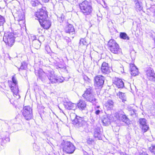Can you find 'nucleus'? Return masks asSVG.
Wrapping results in <instances>:
<instances>
[{
	"mask_svg": "<svg viewBox=\"0 0 155 155\" xmlns=\"http://www.w3.org/2000/svg\"><path fill=\"white\" fill-rule=\"evenodd\" d=\"M91 140L90 138L89 139L87 140V143L89 144H90L91 143Z\"/></svg>",
	"mask_w": 155,
	"mask_h": 155,
	"instance_id": "79ce46f5",
	"label": "nucleus"
},
{
	"mask_svg": "<svg viewBox=\"0 0 155 155\" xmlns=\"http://www.w3.org/2000/svg\"><path fill=\"white\" fill-rule=\"evenodd\" d=\"M61 147L64 152L68 154L73 153L75 149V147L72 143L64 140L61 143Z\"/></svg>",
	"mask_w": 155,
	"mask_h": 155,
	"instance_id": "7ed1b4c3",
	"label": "nucleus"
},
{
	"mask_svg": "<svg viewBox=\"0 0 155 155\" xmlns=\"http://www.w3.org/2000/svg\"><path fill=\"white\" fill-rule=\"evenodd\" d=\"M5 22V18L2 16L0 15V26H3Z\"/></svg>",
	"mask_w": 155,
	"mask_h": 155,
	"instance_id": "72a5a7b5",
	"label": "nucleus"
},
{
	"mask_svg": "<svg viewBox=\"0 0 155 155\" xmlns=\"http://www.w3.org/2000/svg\"><path fill=\"white\" fill-rule=\"evenodd\" d=\"M126 154L125 153H121V155H126Z\"/></svg>",
	"mask_w": 155,
	"mask_h": 155,
	"instance_id": "de8ad7c7",
	"label": "nucleus"
},
{
	"mask_svg": "<svg viewBox=\"0 0 155 155\" xmlns=\"http://www.w3.org/2000/svg\"><path fill=\"white\" fill-rule=\"evenodd\" d=\"M113 84L118 88H122L124 87V84L122 80L119 78L114 77L112 79Z\"/></svg>",
	"mask_w": 155,
	"mask_h": 155,
	"instance_id": "ddd939ff",
	"label": "nucleus"
},
{
	"mask_svg": "<svg viewBox=\"0 0 155 155\" xmlns=\"http://www.w3.org/2000/svg\"><path fill=\"white\" fill-rule=\"evenodd\" d=\"M79 43L80 45H86L87 44V42L84 39H81L80 40Z\"/></svg>",
	"mask_w": 155,
	"mask_h": 155,
	"instance_id": "e433bc0d",
	"label": "nucleus"
},
{
	"mask_svg": "<svg viewBox=\"0 0 155 155\" xmlns=\"http://www.w3.org/2000/svg\"><path fill=\"white\" fill-rule=\"evenodd\" d=\"M117 95L123 102L126 101V96L125 93L119 92L117 93Z\"/></svg>",
	"mask_w": 155,
	"mask_h": 155,
	"instance_id": "a878e982",
	"label": "nucleus"
},
{
	"mask_svg": "<svg viewBox=\"0 0 155 155\" xmlns=\"http://www.w3.org/2000/svg\"><path fill=\"white\" fill-rule=\"evenodd\" d=\"M0 139H1V142L2 145L9 141L10 139L8 134L6 132L2 133L0 136Z\"/></svg>",
	"mask_w": 155,
	"mask_h": 155,
	"instance_id": "dca6fc26",
	"label": "nucleus"
},
{
	"mask_svg": "<svg viewBox=\"0 0 155 155\" xmlns=\"http://www.w3.org/2000/svg\"><path fill=\"white\" fill-rule=\"evenodd\" d=\"M65 32L68 33H72V34L75 33V30L73 25L68 23L66 25L64 28Z\"/></svg>",
	"mask_w": 155,
	"mask_h": 155,
	"instance_id": "a211bd4d",
	"label": "nucleus"
},
{
	"mask_svg": "<svg viewBox=\"0 0 155 155\" xmlns=\"http://www.w3.org/2000/svg\"><path fill=\"white\" fill-rule=\"evenodd\" d=\"M35 73L36 75L38 76L39 78L41 79L42 81H43L45 80L44 75L45 72L42 69H39L38 71L35 70Z\"/></svg>",
	"mask_w": 155,
	"mask_h": 155,
	"instance_id": "5701e85b",
	"label": "nucleus"
},
{
	"mask_svg": "<svg viewBox=\"0 0 155 155\" xmlns=\"http://www.w3.org/2000/svg\"><path fill=\"white\" fill-rule=\"evenodd\" d=\"M104 78L102 75L96 76L94 78V85L98 87H101L104 84Z\"/></svg>",
	"mask_w": 155,
	"mask_h": 155,
	"instance_id": "9d476101",
	"label": "nucleus"
},
{
	"mask_svg": "<svg viewBox=\"0 0 155 155\" xmlns=\"http://www.w3.org/2000/svg\"><path fill=\"white\" fill-rule=\"evenodd\" d=\"M68 38V39H66V40H68V42L70 41V39L69 38Z\"/></svg>",
	"mask_w": 155,
	"mask_h": 155,
	"instance_id": "8fccbe9b",
	"label": "nucleus"
},
{
	"mask_svg": "<svg viewBox=\"0 0 155 155\" xmlns=\"http://www.w3.org/2000/svg\"><path fill=\"white\" fill-rule=\"evenodd\" d=\"M102 19V18L101 17H100L98 19V20L99 21L101 20Z\"/></svg>",
	"mask_w": 155,
	"mask_h": 155,
	"instance_id": "09e8293b",
	"label": "nucleus"
},
{
	"mask_svg": "<svg viewBox=\"0 0 155 155\" xmlns=\"http://www.w3.org/2000/svg\"><path fill=\"white\" fill-rule=\"evenodd\" d=\"M31 3L33 6H36L38 5H41V4L37 1H32Z\"/></svg>",
	"mask_w": 155,
	"mask_h": 155,
	"instance_id": "c9c22d12",
	"label": "nucleus"
},
{
	"mask_svg": "<svg viewBox=\"0 0 155 155\" xmlns=\"http://www.w3.org/2000/svg\"><path fill=\"white\" fill-rule=\"evenodd\" d=\"M102 122L105 126L107 125L110 123V119L107 117L106 116L103 118Z\"/></svg>",
	"mask_w": 155,
	"mask_h": 155,
	"instance_id": "c756f323",
	"label": "nucleus"
},
{
	"mask_svg": "<svg viewBox=\"0 0 155 155\" xmlns=\"http://www.w3.org/2000/svg\"><path fill=\"white\" fill-rule=\"evenodd\" d=\"M17 18L18 19V20L19 21L24 20L25 17L24 13L21 12H18Z\"/></svg>",
	"mask_w": 155,
	"mask_h": 155,
	"instance_id": "bb28decb",
	"label": "nucleus"
},
{
	"mask_svg": "<svg viewBox=\"0 0 155 155\" xmlns=\"http://www.w3.org/2000/svg\"><path fill=\"white\" fill-rule=\"evenodd\" d=\"M12 85H13V86L18 85V82L16 78L15 77V76H13L12 78Z\"/></svg>",
	"mask_w": 155,
	"mask_h": 155,
	"instance_id": "f704fd0d",
	"label": "nucleus"
},
{
	"mask_svg": "<svg viewBox=\"0 0 155 155\" xmlns=\"http://www.w3.org/2000/svg\"><path fill=\"white\" fill-rule=\"evenodd\" d=\"M10 88L14 94L16 95H18L19 90L18 85L13 86V85H11L10 87Z\"/></svg>",
	"mask_w": 155,
	"mask_h": 155,
	"instance_id": "393cba45",
	"label": "nucleus"
},
{
	"mask_svg": "<svg viewBox=\"0 0 155 155\" xmlns=\"http://www.w3.org/2000/svg\"><path fill=\"white\" fill-rule=\"evenodd\" d=\"M109 30L110 32L113 33L115 31V29L114 28H112L111 29L109 28Z\"/></svg>",
	"mask_w": 155,
	"mask_h": 155,
	"instance_id": "37998d69",
	"label": "nucleus"
},
{
	"mask_svg": "<svg viewBox=\"0 0 155 155\" xmlns=\"http://www.w3.org/2000/svg\"><path fill=\"white\" fill-rule=\"evenodd\" d=\"M102 134L101 131V128L97 127L94 129V136L95 138L99 140H101Z\"/></svg>",
	"mask_w": 155,
	"mask_h": 155,
	"instance_id": "aec40b11",
	"label": "nucleus"
},
{
	"mask_svg": "<svg viewBox=\"0 0 155 155\" xmlns=\"http://www.w3.org/2000/svg\"><path fill=\"white\" fill-rule=\"evenodd\" d=\"M140 124V127L143 132H146L148 130L149 127L147 125L146 120L144 118H140L139 120Z\"/></svg>",
	"mask_w": 155,
	"mask_h": 155,
	"instance_id": "4468645a",
	"label": "nucleus"
},
{
	"mask_svg": "<svg viewBox=\"0 0 155 155\" xmlns=\"http://www.w3.org/2000/svg\"><path fill=\"white\" fill-rule=\"evenodd\" d=\"M101 111L99 110H97L95 111V113L96 115H98L100 113Z\"/></svg>",
	"mask_w": 155,
	"mask_h": 155,
	"instance_id": "a19ab883",
	"label": "nucleus"
},
{
	"mask_svg": "<svg viewBox=\"0 0 155 155\" xmlns=\"http://www.w3.org/2000/svg\"><path fill=\"white\" fill-rule=\"evenodd\" d=\"M35 145H35H34L33 146H34Z\"/></svg>",
	"mask_w": 155,
	"mask_h": 155,
	"instance_id": "603ef678",
	"label": "nucleus"
},
{
	"mask_svg": "<svg viewBox=\"0 0 155 155\" xmlns=\"http://www.w3.org/2000/svg\"><path fill=\"white\" fill-rule=\"evenodd\" d=\"M44 40V36H40L38 37V39H35L32 41V46L35 48L38 49L40 48L41 42Z\"/></svg>",
	"mask_w": 155,
	"mask_h": 155,
	"instance_id": "f8f14e48",
	"label": "nucleus"
},
{
	"mask_svg": "<svg viewBox=\"0 0 155 155\" xmlns=\"http://www.w3.org/2000/svg\"><path fill=\"white\" fill-rule=\"evenodd\" d=\"M137 10L140 11L143 9L142 3H140L139 2L137 1L135 4V7Z\"/></svg>",
	"mask_w": 155,
	"mask_h": 155,
	"instance_id": "c85d7f7f",
	"label": "nucleus"
},
{
	"mask_svg": "<svg viewBox=\"0 0 155 155\" xmlns=\"http://www.w3.org/2000/svg\"><path fill=\"white\" fill-rule=\"evenodd\" d=\"M140 155H148L147 154L145 153H142Z\"/></svg>",
	"mask_w": 155,
	"mask_h": 155,
	"instance_id": "49530a36",
	"label": "nucleus"
},
{
	"mask_svg": "<svg viewBox=\"0 0 155 155\" xmlns=\"http://www.w3.org/2000/svg\"><path fill=\"white\" fill-rule=\"evenodd\" d=\"M35 15L36 17L35 19L38 20L39 21L47 18L48 17L47 11L44 7L38 10L36 12Z\"/></svg>",
	"mask_w": 155,
	"mask_h": 155,
	"instance_id": "6e6552de",
	"label": "nucleus"
},
{
	"mask_svg": "<svg viewBox=\"0 0 155 155\" xmlns=\"http://www.w3.org/2000/svg\"><path fill=\"white\" fill-rule=\"evenodd\" d=\"M120 38L128 40L129 39V37L127 35V34L124 32H121L120 34Z\"/></svg>",
	"mask_w": 155,
	"mask_h": 155,
	"instance_id": "7c9ffc66",
	"label": "nucleus"
},
{
	"mask_svg": "<svg viewBox=\"0 0 155 155\" xmlns=\"http://www.w3.org/2000/svg\"><path fill=\"white\" fill-rule=\"evenodd\" d=\"M72 117L71 116V119L72 121L73 124L77 126L81 127L82 126L84 123L83 118L76 115L73 114L71 115Z\"/></svg>",
	"mask_w": 155,
	"mask_h": 155,
	"instance_id": "1a4fd4ad",
	"label": "nucleus"
},
{
	"mask_svg": "<svg viewBox=\"0 0 155 155\" xmlns=\"http://www.w3.org/2000/svg\"><path fill=\"white\" fill-rule=\"evenodd\" d=\"M64 16L63 15H61L60 17H59V20L60 21V22L63 21L64 20Z\"/></svg>",
	"mask_w": 155,
	"mask_h": 155,
	"instance_id": "ea45409f",
	"label": "nucleus"
},
{
	"mask_svg": "<svg viewBox=\"0 0 155 155\" xmlns=\"http://www.w3.org/2000/svg\"><path fill=\"white\" fill-rule=\"evenodd\" d=\"M101 71L102 73L104 74H108L110 72V68L108 66V63L105 62L102 63Z\"/></svg>",
	"mask_w": 155,
	"mask_h": 155,
	"instance_id": "f3484780",
	"label": "nucleus"
},
{
	"mask_svg": "<svg viewBox=\"0 0 155 155\" xmlns=\"http://www.w3.org/2000/svg\"><path fill=\"white\" fill-rule=\"evenodd\" d=\"M108 46L109 49L114 54H119L121 51L119 45L114 39H111L109 41Z\"/></svg>",
	"mask_w": 155,
	"mask_h": 155,
	"instance_id": "39448f33",
	"label": "nucleus"
},
{
	"mask_svg": "<svg viewBox=\"0 0 155 155\" xmlns=\"http://www.w3.org/2000/svg\"><path fill=\"white\" fill-rule=\"evenodd\" d=\"M149 149L150 152L155 155V144H152L149 147Z\"/></svg>",
	"mask_w": 155,
	"mask_h": 155,
	"instance_id": "2f4dec72",
	"label": "nucleus"
},
{
	"mask_svg": "<svg viewBox=\"0 0 155 155\" xmlns=\"http://www.w3.org/2000/svg\"><path fill=\"white\" fill-rule=\"evenodd\" d=\"M92 91V87H89L86 89L82 96L86 101L90 102L94 104H95L97 102V99L96 98V95L93 94Z\"/></svg>",
	"mask_w": 155,
	"mask_h": 155,
	"instance_id": "f257e3e1",
	"label": "nucleus"
},
{
	"mask_svg": "<svg viewBox=\"0 0 155 155\" xmlns=\"http://www.w3.org/2000/svg\"><path fill=\"white\" fill-rule=\"evenodd\" d=\"M45 74L50 82L52 84L62 83L64 80L63 77L59 78L55 76L54 72L51 71H47Z\"/></svg>",
	"mask_w": 155,
	"mask_h": 155,
	"instance_id": "20e7f679",
	"label": "nucleus"
},
{
	"mask_svg": "<svg viewBox=\"0 0 155 155\" xmlns=\"http://www.w3.org/2000/svg\"><path fill=\"white\" fill-rule=\"evenodd\" d=\"M21 112L26 120H29L32 119L33 116L32 110L29 106H24Z\"/></svg>",
	"mask_w": 155,
	"mask_h": 155,
	"instance_id": "0eeeda50",
	"label": "nucleus"
},
{
	"mask_svg": "<svg viewBox=\"0 0 155 155\" xmlns=\"http://www.w3.org/2000/svg\"><path fill=\"white\" fill-rule=\"evenodd\" d=\"M130 54L132 60H134L136 56V52L134 49H133L131 51Z\"/></svg>",
	"mask_w": 155,
	"mask_h": 155,
	"instance_id": "473e14b6",
	"label": "nucleus"
},
{
	"mask_svg": "<svg viewBox=\"0 0 155 155\" xmlns=\"http://www.w3.org/2000/svg\"><path fill=\"white\" fill-rule=\"evenodd\" d=\"M118 114V118L120 121H122L128 125L130 124V120L123 111L120 112Z\"/></svg>",
	"mask_w": 155,
	"mask_h": 155,
	"instance_id": "9b49d317",
	"label": "nucleus"
},
{
	"mask_svg": "<svg viewBox=\"0 0 155 155\" xmlns=\"http://www.w3.org/2000/svg\"><path fill=\"white\" fill-rule=\"evenodd\" d=\"M15 39V37L13 33L8 32L5 33L3 40L8 46L11 47L13 45Z\"/></svg>",
	"mask_w": 155,
	"mask_h": 155,
	"instance_id": "423d86ee",
	"label": "nucleus"
},
{
	"mask_svg": "<svg viewBox=\"0 0 155 155\" xmlns=\"http://www.w3.org/2000/svg\"><path fill=\"white\" fill-rule=\"evenodd\" d=\"M21 64L20 68H18L19 71H20L21 70H25L26 68V66L25 64H23L22 63H21Z\"/></svg>",
	"mask_w": 155,
	"mask_h": 155,
	"instance_id": "4c0bfd02",
	"label": "nucleus"
},
{
	"mask_svg": "<svg viewBox=\"0 0 155 155\" xmlns=\"http://www.w3.org/2000/svg\"><path fill=\"white\" fill-rule=\"evenodd\" d=\"M147 78L150 81H153L155 80V74L153 71H148L147 73Z\"/></svg>",
	"mask_w": 155,
	"mask_h": 155,
	"instance_id": "b1692460",
	"label": "nucleus"
},
{
	"mask_svg": "<svg viewBox=\"0 0 155 155\" xmlns=\"http://www.w3.org/2000/svg\"><path fill=\"white\" fill-rule=\"evenodd\" d=\"M64 105L65 108L69 110H74L76 107V105L75 104L72 103L71 102L65 103Z\"/></svg>",
	"mask_w": 155,
	"mask_h": 155,
	"instance_id": "4be33fe9",
	"label": "nucleus"
},
{
	"mask_svg": "<svg viewBox=\"0 0 155 155\" xmlns=\"http://www.w3.org/2000/svg\"><path fill=\"white\" fill-rule=\"evenodd\" d=\"M130 73L132 76H135L138 75L139 73L138 69L134 64H131L130 66Z\"/></svg>",
	"mask_w": 155,
	"mask_h": 155,
	"instance_id": "6ab92c4d",
	"label": "nucleus"
},
{
	"mask_svg": "<svg viewBox=\"0 0 155 155\" xmlns=\"http://www.w3.org/2000/svg\"><path fill=\"white\" fill-rule=\"evenodd\" d=\"M97 108H99V106H97Z\"/></svg>",
	"mask_w": 155,
	"mask_h": 155,
	"instance_id": "3c124183",
	"label": "nucleus"
},
{
	"mask_svg": "<svg viewBox=\"0 0 155 155\" xmlns=\"http://www.w3.org/2000/svg\"><path fill=\"white\" fill-rule=\"evenodd\" d=\"M83 78L86 81L89 82L90 81V79L86 75H84L83 76Z\"/></svg>",
	"mask_w": 155,
	"mask_h": 155,
	"instance_id": "58836bf2",
	"label": "nucleus"
},
{
	"mask_svg": "<svg viewBox=\"0 0 155 155\" xmlns=\"http://www.w3.org/2000/svg\"><path fill=\"white\" fill-rule=\"evenodd\" d=\"M114 103L111 100H108L105 104L106 107L111 108L113 107Z\"/></svg>",
	"mask_w": 155,
	"mask_h": 155,
	"instance_id": "cd10ccee",
	"label": "nucleus"
},
{
	"mask_svg": "<svg viewBox=\"0 0 155 155\" xmlns=\"http://www.w3.org/2000/svg\"><path fill=\"white\" fill-rule=\"evenodd\" d=\"M77 106L80 110H85L86 108V103L84 101L80 100L79 103L77 104Z\"/></svg>",
	"mask_w": 155,
	"mask_h": 155,
	"instance_id": "412c9836",
	"label": "nucleus"
},
{
	"mask_svg": "<svg viewBox=\"0 0 155 155\" xmlns=\"http://www.w3.org/2000/svg\"><path fill=\"white\" fill-rule=\"evenodd\" d=\"M42 30V29H40V28H38V32L39 33H41V31Z\"/></svg>",
	"mask_w": 155,
	"mask_h": 155,
	"instance_id": "c03bdc74",
	"label": "nucleus"
},
{
	"mask_svg": "<svg viewBox=\"0 0 155 155\" xmlns=\"http://www.w3.org/2000/svg\"><path fill=\"white\" fill-rule=\"evenodd\" d=\"M39 22L41 26L44 29H48L51 25V22L48 18L40 21Z\"/></svg>",
	"mask_w": 155,
	"mask_h": 155,
	"instance_id": "2eb2a0df",
	"label": "nucleus"
},
{
	"mask_svg": "<svg viewBox=\"0 0 155 155\" xmlns=\"http://www.w3.org/2000/svg\"><path fill=\"white\" fill-rule=\"evenodd\" d=\"M79 5L81 12L84 15H89L91 12L92 9L91 2L84 0Z\"/></svg>",
	"mask_w": 155,
	"mask_h": 155,
	"instance_id": "f03ea898",
	"label": "nucleus"
},
{
	"mask_svg": "<svg viewBox=\"0 0 155 155\" xmlns=\"http://www.w3.org/2000/svg\"><path fill=\"white\" fill-rule=\"evenodd\" d=\"M43 2L45 3H46L48 2L49 0H42Z\"/></svg>",
	"mask_w": 155,
	"mask_h": 155,
	"instance_id": "a18cd8bd",
	"label": "nucleus"
}]
</instances>
